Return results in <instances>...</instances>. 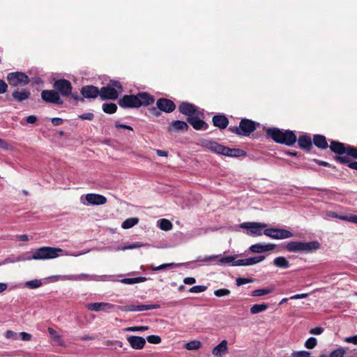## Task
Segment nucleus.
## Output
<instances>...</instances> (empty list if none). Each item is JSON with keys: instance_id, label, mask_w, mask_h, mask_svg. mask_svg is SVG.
Instances as JSON below:
<instances>
[{"instance_id": "21", "label": "nucleus", "mask_w": 357, "mask_h": 357, "mask_svg": "<svg viewBox=\"0 0 357 357\" xmlns=\"http://www.w3.org/2000/svg\"><path fill=\"white\" fill-rule=\"evenodd\" d=\"M199 114L193 115L191 117H188V123L195 129V130H206L207 128L206 123L199 119Z\"/></svg>"}, {"instance_id": "32", "label": "nucleus", "mask_w": 357, "mask_h": 357, "mask_svg": "<svg viewBox=\"0 0 357 357\" xmlns=\"http://www.w3.org/2000/svg\"><path fill=\"white\" fill-rule=\"evenodd\" d=\"M273 262L275 266L279 268H287L290 266L289 261L284 257H276Z\"/></svg>"}, {"instance_id": "31", "label": "nucleus", "mask_w": 357, "mask_h": 357, "mask_svg": "<svg viewBox=\"0 0 357 357\" xmlns=\"http://www.w3.org/2000/svg\"><path fill=\"white\" fill-rule=\"evenodd\" d=\"M330 149L333 152L342 155L345 153L347 147H345L344 144L341 142H331Z\"/></svg>"}, {"instance_id": "39", "label": "nucleus", "mask_w": 357, "mask_h": 357, "mask_svg": "<svg viewBox=\"0 0 357 357\" xmlns=\"http://www.w3.org/2000/svg\"><path fill=\"white\" fill-rule=\"evenodd\" d=\"M117 106L114 103H104L102 110L107 114H114L116 112Z\"/></svg>"}, {"instance_id": "28", "label": "nucleus", "mask_w": 357, "mask_h": 357, "mask_svg": "<svg viewBox=\"0 0 357 357\" xmlns=\"http://www.w3.org/2000/svg\"><path fill=\"white\" fill-rule=\"evenodd\" d=\"M246 155V152L239 149H230L225 146L223 155L229 157H241Z\"/></svg>"}, {"instance_id": "4", "label": "nucleus", "mask_w": 357, "mask_h": 357, "mask_svg": "<svg viewBox=\"0 0 357 357\" xmlns=\"http://www.w3.org/2000/svg\"><path fill=\"white\" fill-rule=\"evenodd\" d=\"M258 125L255 121L244 119L241 121L238 127H230L229 130L238 135L248 136L257 129Z\"/></svg>"}, {"instance_id": "52", "label": "nucleus", "mask_w": 357, "mask_h": 357, "mask_svg": "<svg viewBox=\"0 0 357 357\" xmlns=\"http://www.w3.org/2000/svg\"><path fill=\"white\" fill-rule=\"evenodd\" d=\"M229 294L230 291L227 289H219L214 291V294L218 297L228 296Z\"/></svg>"}, {"instance_id": "3", "label": "nucleus", "mask_w": 357, "mask_h": 357, "mask_svg": "<svg viewBox=\"0 0 357 357\" xmlns=\"http://www.w3.org/2000/svg\"><path fill=\"white\" fill-rule=\"evenodd\" d=\"M63 251L62 249L52 247H42L37 249L32 255L33 259L45 260L54 259L59 257V253Z\"/></svg>"}, {"instance_id": "61", "label": "nucleus", "mask_w": 357, "mask_h": 357, "mask_svg": "<svg viewBox=\"0 0 357 357\" xmlns=\"http://www.w3.org/2000/svg\"><path fill=\"white\" fill-rule=\"evenodd\" d=\"M93 280V275L81 273L77 275V280Z\"/></svg>"}, {"instance_id": "53", "label": "nucleus", "mask_w": 357, "mask_h": 357, "mask_svg": "<svg viewBox=\"0 0 357 357\" xmlns=\"http://www.w3.org/2000/svg\"><path fill=\"white\" fill-rule=\"evenodd\" d=\"M176 264H174V263H169V264H161L158 266H153L152 267V270L154 271H160V270H164L167 268H170V267H173V266H175Z\"/></svg>"}, {"instance_id": "37", "label": "nucleus", "mask_w": 357, "mask_h": 357, "mask_svg": "<svg viewBox=\"0 0 357 357\" xmlns=\"http://www.w3.org/2000/svg\"><path fill=\"white\" fill-rule=\"evenodd\" d=\"M158 225L160 229L164 231H169L172 229V222L167 219H160L158 221Z\"/></svg>"}, {"instance_id": "38", "label": "nucleus", "mask_w": 357, "mask_h": 357, "mask_svg": "<svg viewBox=\"0 0 357 357\" xmlns=\"http://www.w3.org/2000/svg\"><path fill=\"white\" fill-rule=\"evenodd\" d=\"M33 259L32 255H30L29 253L26 252L21 256H19L13 259H6V262L9 263H15L19 261H29Z\"/></svg>"}, {"instance_id": "44", "label": "nucleus", "mask_w": 357, "mask_h": 357, "mask_svg": "<svg viewBox=\"0 0 357 357\" xmlns=\"http://www.w3.org/2000/svg\"><path fill=\"white\" fill-rule=\"evenodd\" d=\"M141 246H142V244L140 243L136 242L135 243H132V244L127 245V246H123V247L118 246V247L114 248V250L116 251L132 250V249L140 248Z\"/></svg>"}, {"instance_id": "33", "label": "nucleus", "mask_w": 357, "mask_h": 357, "mask_svg": "<svg viewBox=\"0 0 357 357\" xmlns=\"http://www.w3.org/2000/svg\"><path fill=\"white\" fill-rule=\"evenodd\" d=\"M52 339L59 346L64 344L62 337L58 333L52 328H48L47 329Z\"/></svg>"}, {"instance_id": "43", "label": "nucleus", "mask_w": 357, "mask_h": 357, "mask_svg": "<svg viewBox=\"0 0 357 357\" xmlns=\"http://www.w3.org/2000/svg\"><path fill=\"white\" fill-rule=\"evenodd\" d=\"M25 285L29 289H36L42 285V282L40 280L35 279L27 281Z\"/></svg>"}, {"instance_id": "27", "label": "nucleus", "mask_w": 357, "mask_h": 357, "mask_svg": "<svg viewBox=\"0 0 357 357\" xmlns=\"http://www.w3.org/2000/svg\"><path fill=\"white\" fill-rule=\"evenodd\" d=\"M266 132L273 141L280 143L282 136L284 135V131L277 128H268Z\"/></svg>"}, {"instance_id": "56", "label": "nucleus", "mask_w": 357, "mask_h": 357, "mask_svg": "<svg viewBox=\"0 0 357 357\" xmlns=\"http://www.w3.org/2000/svg\"><path fill=\"white\" fill-rule=\"evenodd\" d=\"M253 279L252 278H238L236 279V284L238 286H241L250 282H252Z\"/></svg>"}, {"instance_id": "26", "label": "nucleus", "mask_w": 357, "mask_h": 357, "mask_svg": "<svg viewBox=\"0 0 357 357\" xmlns=\"http://www.w3.org/2000/svg\"><path fill=\"white\" fill-rule=\"evenodd\" d=\"M214 126L225 129L229 124L228 119L224 115H215L212 119Z\"/></svg>"}, {"instance_id": "8", "label": "nucleus", "mask_w": 357, "mask_h": 357, "mask_svg": "<svg viewBox=\"0 0 357 357\" xmlns=\"http://www.w3.org/2000/svg\"><path fill=\"white\" fill-rule=\"evenodd\" d=\"M54 88L63 96H68L72 92V85L66 79H59L54 83Z\"/></svg>"}, {"instance_id": "5", "label": "nucleus", "mask_w": 357, "mask_h": 357, "mask_svg": "<svg viewBox=\"0 0 357 357\" xmlns=\"http://www.w3.org/2000/svg\"><path fill=\"white\" fill-rule=\"evenodd\" d=\"M6 79L8 84L14 87L24 86L30 82L29 77L22 72L10 73L7 75Z\"/></svg>"}, {"instance_id": "36", "label": "nucleus", "mask_w": 357, "mask_h": 357, "mask_svg": "<svg viewBox=\"0 0 357 357\" xmlns=\"http://www.w3.org/2000/svg\"><path fill=\"white\" fill-rule=\"evenodd\" d=\"M138 222L139 219L137 218H130L123 222L121 227L123 229H128L136 225Z\"/></svg>"}, {"instance_id": "1", "label": "nucleus", "mask_w": 357, "mask_h": 357, "mask_svg": "<svg viewBox=\"0 0 357 357\" xmlns=\"http://www.w3.org/2000/svg\"><path fill=\"white\" fill-rule=\"evenodd\" d=\"M320 244L318 241L310 242L291 241L286 245V248L289 252H312L318 250Z\"/></svg>"}, {"instance_id": "35", "label": "nucleus", "mask_w": 357, "mask_h": 357, "mask_svg": "<svg viewBox=\"0 0 357 357\" xmlns=\"http://www.w3.org/2000/svg\"><path fill=\"white\" fill-rule=\"evenodd\" d=\"M268 307V304H255L250 307V312L252 314H256L266 310Z\"/></svg>"}, {"instance_id": "40", "label": "nucleus", "mask_w": 357, "mask_h": 357, "mask_svg": "<svg viewBox=\"0 0 357 357\" xmlns=\"http://www.w3.org/2000/svg\"><path fill=\"white\" fill-rule=\"evenodd\" d=\"M273 291L272 289H259L252 291V296H262L268 294Z\"/></svg>"}, {"instance_id": "11", "label": "nucleus", "mask_w": 357, "mask_h": 357, "mask_svg": "<svg viewBox=\"0 0 357 357\" xmlns=\"http://www.w3.org/2000/svg\"><path fill=\"white\" fill-rule=\"evenodd\" d=\"M42 99L47 102L61 105L63 100L61 99L59 94L54 90H44L41 93Z\"/></svg>"}, {"instance_id": "51", "label": "nucleus", "mask_w": 357, "mask_h": 357, "mask_svg": "<svg viewBox=\"0 0 357 357\" xmlns=\"http://www.w3.org/2000/svg\"><path fill=\"white\" fill-rule=\"evenodd\" d=\"M206 289V287L204 285H197L192 287L189 291L191 293H201Z\"/></svg>"}, {"instance_id": "2", "label": "nucleus", "mask_w": 357, "mask_h": 357, "mask_svg": "<svg viewBox=\"0 0 357 357\" xmlns=\"http://www.w3.org/2000/svg\"><path fill=\"white\" fill-rule=\"evenodd\" d=\"M122 91L123 88L120 82L112 81L107 86L100 89V96L102 100H116Z\"/></svg>"}, {"instance_id": "63", "label": "nucleus", "mask_w": 357, "mask_h": 357, "mask_svg": "<svg viewBox=\"0 0 357 357\" xmlns=\"http://www.w3.org/2000/svg\"><path fill=\"white\" fill-rule=\"evenodd\" d=\"M324 329L321 327H315L310 331V333L313 335H320L323 333Z\"/></svg>"}, {"instance_id": "58", "label": "nucleus", "mask_w": 357, "mask_h": 357, "mask_svg": "<svg viewBox=\"0 0 357 357\" xmlns=\"http://www.w3.org/2000/svg\"><path fill=\"white\" fill-rule=\"evenodd\" d=\"M62 280H77V275H66L57 276Z\"/></svg>"}, {"instance_id": "23", "label": "nucleus", "mask_w": 357, "mask_h": 357, "mask_svg": "<svg viewBox=\"0 0 357 357\" xmlns=\"http://www.w3.org/2000/svg\"><path fill=\"white\" fill-rule=\"evenodd\" d=\"M31 92L29 89L15 90L12 93L13 98L17 102H22L29 98Z\"/></svg>"}, {"instance_id": "15", "label": "nucleus", "mask_w": 357, "mask_h": 357, "mask_svg": "<svg viewBox=\"0 0 357 357\" xmlns=\"http://www.w3.org/2000/svg\"><path fill=\"white\" fill-rule=\"evenodd\" d=\"M126 339L130 346L136 350L142 349L146 344V340L140 336L129 335Z\"/></svg>"}, {"instance_id": "9", "label": "nucleus", "mask_w": 357, "mask_h": 357, "mask_svg": "<svg viewBox=\"0 0 357 357\" xmlns=\"http://www.w3.org/2000/svg\"><path fill=\"white\" fill-rule=\"evenodd\" d=\"M241 227L243 229H250L248 231L249 235L253 236H261L262 232L261 229L265 228L266 225L261 222H243L241 225Z\"/></svg>"}, {"instance_id": "45", "label": "nucleus", "mask_w": 357, "mask_h": 357, "mask_svg": "<svg viewBox=\"0 0 357 357\" xmlns=\"http://www.w3.org/2000/svg\"><path fill=\"white\" fill-rule=\"evenodd\" d=\"M123 330L125 331H128V332L145 331L149 330V326H131V327L125 328Z\"/></svg>"}, {"instance_id": "16", "label": "nucleus", "mask_w": 357, "mask_h": 357, "mask_svg": "<svg viewBox=\"0 0 357 357\" xmlns=\"http://www.w3.org/2000/svg\"><path fill=\"white\" fill-rule=\"evenodd\" d=\"M81 93L85 98H96L100 96V90L93 85H87L82 88Z\"/></svg>"}, {"instance_id": "62", "label": "nucleus", "mask_w": 357, "mask_h": 357, "mask_svg": "<svg viewBox=\"0 0 357 357\" xmlns=\"http://www.w3.org/2000/svg\"><path fill=\"white\" fill-rule=\"evenodd\" d=\"M8 91V84L0 79V94H3Z\"/></svg>"}, {"instance_id": "17", "label": "nucleus", "mask_w": 357, "mask_h": 357, "mask_svg": "<svg viewBox=\"0 0 357 357\" xmlns=\"http://www.w3.org/2000/svg\"><path fill=\"white\" fill-rule=\"evenodd\" d=\"M188 125L187 123L183 121H173L167 128V130L169 132H185L188 130Z\"/></svg>"}, {"instance_id": "7", "label": "nucleus", "mask_w": 357, "mask_h": 357, "mask_svg": "<svg viewBox=\"0 0 357 357\" xmlns=\"http://www.w3.org/2000/svg\"><path fill=\"white\" fill-rule=\"evenodd\" d=\"M84 196L80 197V202L83 205H103L107 202V198L99 194L89 193L85 195V201H83Z\"/></svg>"}, {"instance_id": "64", "label": "nucleus", "mask_w": 357, "mask_h": 357, "mask_svg": "<svg viewBox=\"0 0 357 357\" xmlns=\"http://www.w3.org/2000/svg\"><path fill=\"white\" fill-rule=\"evenodd\" d=\"M344 341L348 343H352L354 344H357V335L352 336V337H346Z\"/></svg>"}, {"instance_id": "24", "label": "nucleus", "mask_w": 357, "mask_h": 357, "mask_svg": "<svg viewBox=\"0 0 357 357\" xmlns=\"http://www.w3.org/2000/svg\"><path fill=\"white\" fill-rule=\"evenodd\" d=\"M137 97L138 98L139 107L142 105H149L154 102L153 97L146 92L139 93L137 94Z\"/></svg>"}, {"instance_id": "13", "label": "nucleus", "mask_w": 357, "mask_h": 357, "mask_svg": "<svg viewBox=\"0 0 357 357\" xmlns=\"http://www.w3.org/2000/svg\"><path fill=\"white\" fill-rule=\"evenodd\" d=\"M178 111L188 117L199 114V111L194 105L185 102H183L180 104L178 106Z\"/></svg>"}, {"instance_id": "34", "label": "nucleus", "mask_w": 357, "mask_h": 357, "mask_svg": "<svg viewBox=\"0 0 357 357\" xmlns=\"http://www.w3.org/2000/svg\"><path fill=\"white\" fill-rule=\"evenodd\" d=\"M237 260L235 256H227L220 258L219 263L221 264H231L234 266H240V265L236 264Z\"/></svg>"}, {"instance_id": "6", "label": "nucleus", "mask_w": 357, "mask_h": 357, "mask_svg": "<svg viewBox=\"0 0 357 357\" xmlns=\"http://www.w3.org/2000/svg\"><path fill=\"white\" fill-rule=\"evenodd\" d=\"M263 234L273 239H285L294 236L293 233L290 231L278 228L266 229Z\"/></svg>"}, {"instance_id": "50", "label": "nucleus", "mask_w": 357, "mask_h": 357, "mask_svg": "<svg viewBox=\"0 0 357 357\" xmlns=\"http://www.w3.org/2000/svg\"><path fill=\"white\" fill-rule=\"evenodd\" d=\"M147 341L151 344H159L161 342V338L158 335H151L146 337Z\"/></svg>"}, {"instance_id": "60", "label": "nucleus", "mask_w": 357, "mask_h": 357, "mask_svg": "<svg viewBox=\"0 0 357 357\" xmlns=\"http://www.w3.org/2000/svg\"><path fill=\"white\" fill-rule=\"evenodd\" d=\"M78 117H79V119H80L82 120L91 121L93 119L94 115L92 113L88 112V113H84L81 115H79Z\"/></svg>"}, {"instance_id": "42", "label": "nucleus", "mask_w": 357, "mask_h": 357, "mask_svg": "<svg viewBox=\"0 0 357 357\" xmlns=\"http://www.w3.org/2000/svg\"><path fill=\"white\" fill-rule=\"evenodd\" d=\"M160 308V305L158 304H153V305H137V312L144 311V310H154V309H158Z\"/></svg>"}, {"instance_id": "20", "label": "nucleus", "mask_w": 357, "mask_h": 357, "mask_svg": "<svg viewBox=\"0 0 357 357\" xmlns=\"http://www.w3.org/2000/svg\"><path fill=\"white\" fill-rule=\"evenodd\" d=\"M228 342L223 340L219 344L215 346L212 350V354L215 357H222L224 354L228 352Z\"/></svg>"}, {"instance_id": "59", "label": "nucleus", "mask_w": 357, "mask_h": 357, "mask_svg": "<svg viewBox=\"0 0 357 357\" xmlns=\"http://www.w3.org/2000/svg\"><path fill=\"white\" fill-rule=\"evenodd\" d=\"M219 257V255H211V256H208V257H199L198 259H197V261H211L215 259H217L218 257Z\"/></svg>"}, {"instance_id": "55", "label": "nucleus", "mask_w": 357, "mask_h": 357, "mask_svg": "<svg viewBox=\"0 0 357 357\" xmlns=\"http://www.w3.org/2000/svg\"><path fill=\"white\" fill-rule=\"evenodd\" d=\"M338 218L340 220H347L351 222L357 223V216L356 215L345 216V215H339Z\"/></svg>"}, {"instance_id": "14", "label": "nucleus", "mask_w": 357, "mask_h": 357, "mask_svg": "<svg viewBox=\"0 0 357 357\" xmlns=\"http://www.w3.org/2000/svg\"><path fill=\"white\" fill-rule=\"evenodd\" d=\"M157 107L162 112L170 113L172 112L175 108L176 105L173 101L167 98H160L157 100L156 102Z\"/></svg>"}, {"instance_id": "30", "label": "nucleus", "mask_w": 357, "mask_h": 357, "mask_svg": "<svg viewBox=\"0 0 357 357\" xmlns=\"http://www.w3.org/2000/svg\"><path fill=\"white\" fill-rule=\"evenodd\" d=\"M298 146L300 148L310 150L312 146L311 138L307 135L301 136L298 140Z\"/></svg>"}, {"instance_id": "12", "label": "nucleus", "mask_w": 357, "mask_h": 357, "mask_svg": "<svg viewBox=\"0 0 357 357\" xmlns=\"http://www.w3.org/2000/svg\"><path fill=\"white\" fill-rule=\"evenodd\" d=\"M86 307L93 312H108L110 310L114 309L116 306L112 303L106 302L88 303Z\"/></svg>"}, {"instance_id": "47", "label": "nucleus", "mask_w": 357, "mask_h": 357, "mask_svg": "<svg viewBox=\"0 0 357 357\" xmlns=\"http://www.w3.org/2000/svg\"><path fill=\"white\" fill-rule=\"evenodd\" d=\"M118 309L123 312H137V305H129L125 306H117Z\"/></svg>"}, {"instance_id": "41", "label": "nucleus", "mask_w": 357, "mask_h": 357, "mask_svg": "<svg viewBox=\"0 0 357 357\" xmlns=\"http://www.w3.org/2000/svg\"><path fill=\"white\" fill-rule=\"evenodd\" d=\"M201 347V342L197 340L190 341L185 344V348L188 350H197Z\"/></svg>"}, {"instance_id": "57", "label": "nucleus", "mask_w": 357, "mask_h": 357, "mask_svg": "<svg viewBox=\"0 0 357 357\" xmlns=\"http://www.w3.org/2000/svg\"><path fill=\"white\" fill-rule=\"evenodd\" d=\"M335 159L336 160H337L338 162H341V163H345V164H347L349 165V162H351L350 158L348 157V155H340V156H336L335 157Z\"/></svg>"}, {"instance_id": "49", "label": "nucleus", "mask_w": 357, "mask_h": 357, "mask_svg": "<svg viewBox=\"0 0 357 357\" xmlns=\"http://www.w3.org/2000/svg\"><path fill=\"white\" fill-rule=\"evenodd\" d=\"M345 153H347L348 156H351L354 158H357V149L354 147L348 146L347 147Z\"/></svg>"}, {"instance_id": "48", "label": "nucleus", "mask_w": 357, "mask_h": 357, "mask_svg": "<svg viewBox=\"0 0 357 357\" xmlns=\"http://www.w3.org/2000/svg\"><path fill=\"white\" fill-rule=\"evenodd\" d=\"M344 354V349L343 348H339L332 351L329 357H343Z\"/></svg>"}, {"instance_id": "54", "label": "nucleus", "mask_w": 357, "mask_h": 357, "mask_svg": "<svg viewBox=\"0 0 357 357\" xmlns=\"http://www.w3.org/2000/svg\"><path fill=\"white\" fill-rule=\"evenodd\" d=\"M291 357H311L310 353L306 351H300L292 353Z\"/></svg>"}, {"instance_id": "10", "label": "nucleus", "mask_w": 357, "mask_h": 357, "mask_svg": "<svg viewBox=\"0 0 357 357\" xmlns=\"http://www.w3.org/2000/svg\"><path fill=\"white\" fill-rule=\"evenodd\" d=\"M119 105L123 108H137L138 98L137 95H125L119 100Z\"/></svg>"}, {"instance_id": "22", "label": "nucleus", "mask_w": 357, "mask_h": 357, "mask_svg": "<svg viewBox=\"0 0 357 357\" xmlns=\"http://www.w3.org/2000/svg\"><path fill=\"white\" fill-rule=\"evenodd\" d=\"M265 259V257L263 255L256 256L253 257L243 259H238L236 261V264L240 266H251L256 264H258L262 261H264Z\"/></svg>"}, {"instance_id": "25", "label": "nucleus", "mask_w": 357, "mask_h": 357, "mask_svg": "<svg viewBox=\"0 0 357 357\" xmlns=\"http://www.w3.org/2000/svg\"><path fill=\"white\" fill-rule=\"evenodd\" d=\"M283 134L280 142V144L291 146L296 142V136L292 131L284 130Z\"/></svg>"}, {"instance_id": "19", "label": "nucleus", "mask_w": 357, "mask_h": 357, "mask_svg": "<svg viewBox=\"0 0 357 357\" xmlns=\"http://www.w3.org/2000/svg\"><path fill=\"white\" fill-rule=\"evenodd\" d=\"M275 248V245L273 243L261 244L256 243L252 245L249 250L253 253H261L269 250H273Z\"/></svg>"}, {"instance_id": "29", "label": "nucleus", "mask_w": 357, "mask_h": 357, "mask_svg": "<svg viewBox=\"0 0 357 357\" xmlns=\"http://www.w3.org/2000/svg\"><path fill=\"white\" fill-rule=\"evenodd\" d=\"M313 143L316 146L322 149H325L328 146L326 137L321 135L314 136Z\"/></svg>"}, {"instance_id": "18", "label": "nucleus", "mask_w": 357, "mask_h": 357, "mask_svg": "<svg viewBox=\"0 0 357 357\" xmlns=\"http://www.w3.org/2000/svg\"><path fill=\"white\" fill-rule=\"evenodd\" d=\"M203 146L211 152L220 155L224 154L225 146L215 142L206 141L204 142Z\"/></svg>"}, {"instance_id": "46", "label": "nucleus", "mask_w": 357, "mask_h": 357, "mask_svg": "<svg viewBox=\"0 0 357 357\" xmlns=\"http://www.w3.org/2000/svg\"><path fill=\"white\" fill-rule=\"evenodd\" d=\"M317 340L315 337H310L305 342V347L307 349H312L316 347Z\"/></svg>"}]
</instances>
